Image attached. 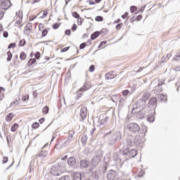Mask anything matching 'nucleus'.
Instances as JSON below:
<instances>
[{"label":"nucleus","mask_w":180,"mask_h":180,"mask_svg":"<svg viewBox=\"0 0 180 180\" xmlns=\"http://www.w3.org/2000/svg\"><path fill=\"white\" fill-rule=\"evenodd\" d=\"M64 168H65V162H58L51 167L50 174L53 176H60L63 174V169Z\"/></svg>","instance_id":"1"},{"label":"nucleus","mask_w":180,"mask_h":180,"mask_svg":"<svg viewBox=\"0 0 180 180\" xmlns=\"http://www.w3.org/2000/svg\"><path fill=\"white\" fill-rule=\"evenodd\" d=\"M120 140H122V133H120V131H117L108 139V144L109 146H113Z\"/></svg>","instance_id":"2"},{"label":"nucleus","mask_w":180,"mask_h":180,"mask_svg":"<svg viewBox=\"0 0 180 180\" xmlns=\"http://www.w3.org/2000/svg\"><path fill=\"white\" fill-rule=\"evenodd\" d=\"M123 155H128L129 158H134V157H136V155H137V150L136 149L130 150V148H129L127 146H124Z\"/></svg>","instance_id":"3"},{"label":"nucleus","mask_w":180,"mask_h":180,"mask_svg":"<svg viewBox=\"0 0 180 180\" xmlns=\"http://www.w3.org/2000/svg\"><path fill=\"white\" fill-rule=\"evenodd\" d=\"M127 127V129L132 133H137V131H140V125H139L137 123H129Z\"/></svg>","instance_id":"4"},{"label":"nucleus","mask_w":180,"mask_h":180,"mask_svg":"<svg viewBox=\"0 0 180 180\" xmlns=\"http://www.w3.org/2000/svg\"><path fill=\"white\" fill-rule=\"evenodd\" d=\"M11 6H12V3H11V0H4L1 2V8L4 11H6V9H9Z\"/></svg>","instance_id":"5"},{"label":"nucleus","mask_w":180,"mask_h":180,"mask_svg":"<svg viewBox=\"0 0 180 180\" xmlns=\"http://www.w3.org/2000/svg\"><path fill=\"white\" fill-rule=\"evenodd\" d=\"M86 116H88V109L86 107L83 106L80 110V117L82 120H85V119H86Z\"/></svg>","instance_id":"6"},{"label":"nucleus","mask_w":180,"mask_h":180,"mask_svg":"<svg viewBox=\"0 0 180 180\" xmlns=\"http://www.w3.org/2000/svg\"><path fill=\"white\" fill-rule=\"evenodd\" d=\"M117 176V172L115 170H110L107 174V179L108 180H114Z\"/></svg>","instance_id":"7"},{"label":"nucleus","mask_w":180,"mask_h":180,"mask_svg":"<svg viewBox=\"0 0 180 180\" xmlns=\"http://www.w3.org/2000/svg\"><path fill=\"white\" fill-rule=\"evenodd\" d=\"M149 108L150 109H155V106H157V98L153 97L149 100Z\"/></svg>","instance_id":"8"},{"label":"nucleus","mask_w":180,"mask_h":180,"mask_svg":"<svg viewBox=\"0 0 180 180\" xmlns=\"http://www.w3.org/2000/svg\"><path fill=\"white\" fill-rule=\"evenodd\" d=\"M32 23H27L24 28V34L29 36V34H30V32H32Z\"/></svg>","instance_id":"9"},{"label":"nucleus","mask_w":180,"mask_h":180,"mask_svg":"<svg viewBox=\"0 0 180 180\" xmlns=\"http://www.w3.org/2000/svg\"><path fill=\"white\" fill-rule=\"evenodd\" d=\"M68 164L70 167H75L77 164V160H75V158L71 157L68 159Z\"/></svg>","instance_id":"10"},{"label":"nucleus","mask_w":180,"mask_h":180,"mask_svg":"<svg viewBox=\"0 0 180 180\" xmlns=\"http://www.w3.org/2000/svg\"><path fill=\"white\" fill-rule=\"evenodd\" d=\"M169 74L170 80L174 81V79H175V78L176 77V72L175 69L170 70Z\"/></svg>","instance_id":"11"},{"label":"nucleus","mask_w":180,"mask_h":180,"mask_svg":"<svg viewBox=\"0 0 180 180\" xmlns=\"http://www.w3.org/2000/svg\"><path fill=\"white\" fill-rule=\"evenodd\" d=\"M93 165H98L101 162V158L99 156H95L91 160Z\"/></svg>","instance_id":"12"},{"label":"nucleus","mask_w":180,"mask_h":180,"mask_svg":"<svg viewBox=\"0 0 180 180\" xmlns=\"http://www.w3.org/2000/svg\"><path fill=\"white\" fill-rule=\"evenodd\" d=\"M140 110H141V108H140L139 104L137 103H136V104L134 105V108L132 109V113H134V114L139 113V112H140Z\"/></svg>","instance_id":"13"},{"label":"nucleus","mask_w":180,"mask_h":180,"mask_svg":"<svg viewBox=\"0 0 180 180\" xmlns=\"http://www.w3.org/2000/svg\"><path fill=\"white\" fill-rule=\"evenodd\" d=\"M91 86H89V84L88 83H84L83 86H82L79 89V92H85V91H88Z\"/></svg>","instance_id":"14"},{"label":"nucleus","mask_w":180,"mask_h":180,"mask_svg":"<svg viewBox=\"0 0 180 180\" xmlns=\"http://www.w3.org/2000/svg\"><path fill=\"white\" fill-rule=\"evenodd\" d=\"M139 108L141 109H144L146 108V101L144 100H139V101L136 103Z\"/></svg>","instance_id":"15"},{"label":"nucleus","mask_w":180,"mask_h":180,"mask_svg":"<svg viewBox=\"0 0 180 180\" xmlns=\"http://www.w3.org/2000/svg\"><path fill=\"white\" fill-rule=\"evenodd\" d=\"M134 144H135V146H140V144H141V137H140V136H136L135 137Z\"/></svg>","instance_id":"16"},{"label":"nucleus","mask_w":180,"mask_h":180,"mask_svg":"<svg viewBox=\"0 0 180 180\" xmlns=\"http://www.w3.org/2000/svg\"><path fill=\"white\" fill-rule=\"evenodd\" d=\"M89 162L86 161V160H83L80 162L81 168H86L89 165Z\"/></svg>","instance_id":"17"},{"label":"nucleus","mask_w":180,"mask_h":180,"mask_svg":"<svg viewBox=\"0 0 180 180\" xmlns=\"http://www.w3.org/2000/svg\"><path fill=\"white\" fill-rule=\"evenodd\" d=\"M13 117H15V115H13V113L11 112L6 116V122H11L12 119H13Z\"/></svg>","instance_id":"18"},{"label":"nucleus","mask_w":180,"mask_h":180,"mask_svg":"<svg viewBox=\"0 0 180 180\" xmlns=\"http://www.w3.org/2000/svg\"><path fill=\"white\" fill-rule=\"evenodd\" d=\"M149 98H150V94L145 92V93H143L141 100L145 101V102H146V101H148Z\"/></svg>","instance_id":"19"},{"label":"nucleus","mask_w":180,"mask_h":180,"mask_svg":"<svg viewBox=\"0 0 180 180\" xmlns=\"http://www.w3.org/2000/svg\"><path fill=\"white\" fill-rule=\"evenodd\" d=\"M72 180H81V173L75 172L73 174Z\"/></svg>","instance_id":"20"},{"label":"nucleus","mask_w":180,"mask_h":180,"mask_svg":"<svg viewBox=\"0 0 180 180\" xmlns=\"http://www.w3.org/2000/svg\"><path fill=\"white\" fill-rule=\"evenodd\" d=\"M115 75H113V72H110L105 75V79H113Z\"/></svg>","instance_id":"21"},{"label":"nucleus","mask_w":180,"mask_h":180,"mask_svg":"<svg viewBox=\"0 0 180 180\" xmlns=\"http://www.w3.org/2000/svg\"><path fill=\"white\" fill-rule=\"evenodd\" d=\"M158 100L160 101V102H167V96L164 94H159Z\"/></svg>","instance_id":"22"},{"label":"nucleus","mask_w":180,"mask_h":180,"mask_svg":"<svg viewBox=\"0 0 180 180\" xmlns=\"http://www.w3.org/2000/svg\"><path fill=\"white\" fill-rule=\"evenodd\" d=\"M81 141L82 144L84 145L86 144V141H88V136L86 135H82L81 138Z\"/></svg>","instance_id":"23"},{"label":"nucleus","mask_w":180,"mask_h":180,"mask_svg":"<svg viewBox=\"0 0 180 180\" xmlns=\"http://www.w3.org/2000/svg\"><path fill=\"white\" fill-rule=\"evenodd\" d=\"M99 34H101V33H99V32H98V31L94 32V34H92L91 35V40H95V39H96V37H99Z\"/></svg>","instance_id":"24"},{"label":"nucleus","mask_w":180,"mask_h":180,"mask_svg":"<svg viewBox=\"0 0 180 180\" xmlns=\"http://www.w3.org/2000/svg\"><path fill=\"white\" fill-rule=\"evenodd\" d=\"M108 120H109V117H106L104 119H102L101 121H100V124L101 126H103L105 124H106L108 123Z\"/></svg>","instance_id":"25"},{"label":"nucleus","mask_w":180,"mask_h":180,"mask_svg":"<svg viewBox=\"0 0 180 180\" xmlns=\"http://www.w3.org/2000/svg\"><path fill=\"white\" fill-rule=\"evenodd\" d=\"M20 98H19L18 100H16L15 101L11 103L10 106L11 108H12V106H16V105H18L19 103H20Z\"/></svg>","instance_id":"26"},{"label":"nucleus","mask_w":180,"mask_h":180,"mask_svg":"<svg viewBox=\"0 0 180 180\" xmlns=\"http://www.w3.org/2000/svg\"><path fill=\"white\" fill-rule=\"evenodd\" d=\"M162 83H158V88L155 90L156 92H162V88H161V86L162 85Z\"/></svg>","instance_id":"27"},{"label":"nucleus","mask_w":180,"mask_h":180,"mask_svg":"<svg viewBox=\"0 0 180 180\" xmlns=\"http://www.w3.org/2000/svg\"><path fill=\"white\" fill-rule=\"evenodd\" d=\"M133 141H131V139L130 138H128L127 139V145L128 146V147H133Z\"/></svg>","instance_id":"28"},{"label":"nucleus","mask_w":180,"mask_h":180,"mask_svg":"<svg viewBox=\"0 0 180 180\" xmlns=\"http://www.w3.org/2000/svg\"><path fill=\"white\" fill-rule=\"evenodd\" d=\"M18 127H19L18 124L16 123L13 124V125L11 128V131H16V130H18Z\"/></svg>","instance_id":"29"},{"label":"nucleus","mask_w":180,"mask_h":180,"mask_svg":"<svg viewBox=\"0 0 180 180\" xmlns=\"http://www.w3.org/2000/svg\"><path fill=\"white\" fill-rule=\"evenodd\" d=\"M48 33H49V31L47 30V29H44L41 32V37H46Z\"/></svg>","instance_id":"30"},{"label":"nucleus","mask_w":180,"mask_h":180,"mask_svg":"<svg viewBox=\"0 0 180 180\" xmlns=\"http://www.w3.org/2000/svg\"><path fill=\"white\" fill-rule=\"evenodd\" d=\"M26 53L25 52H21L20 55V60H26Z\"/></svg>","instance_id":"31"},{"label":"nucleus","mask_w":180,"mask_h":180,"mask_svg":"<svg viewBox=\"0 0 180 180\" xmlns=\"http://www.w3.org/2000/svg\"><path fill=\"white\" fill-rule=\"evenodd\" d=\"M59 180H71V178H70V176L65 175V176H62Z\"/></svg>","instance_id":"32"},{"label":"nucleus","mask_w":180,"mask_h":180,"mask_svg":"<svg viewBox=\"0 0 180 180\" xmlns=\"http://www.w3.org/2000/svg\"><path fill=\"white\" fill-rule=\"evenodd\" d=\"M148 122H150V123H153V122H154V116L153 115H148V119H147Z\"/></svg>","instance_id":"33"},{"label":"nucleus","mask_w":180,"mask_h":180,"mask_svg":"<svg viewBox=\"0 0 180 180\" xmlns=\"http://www.w3.org/2000/svg\"><path fill=\"white\" fill-rule=\"evenodd\" d=\"M95 21L96 22H103V17H102V16H96L95 18Z\"/></svg>","instance_id":"34"},{"label":"nucleus","mask_w":180,"mask_h":180,"mask_svg":"<svg viewBox=\"0 0 180 180\" xmlns=\"http://www.w3.org/2000/svg\"><path fill=\"white\" fill-rule=\"evenodd\" d=\"M175 61H180V52H178L174 58Z\"/></svg>","instance_id":"35"},{"label":"nucleus","mask_w":180,"mask_h":180,"mask_svg":"<svg viewBox=\"0 0 180 180\" xmlns=\"http://www.w3.org/2000/svg\"><path fill=\"white\" fill-rule=\"evenodd\" d=\"M7 56H8L7 61L9 62L11 61V60H12V53H11V51H8Z\"/></svg>","instance_id":"36"},{"label":"nucleus","mask_w":180,"mask_h":180,"mask_svg":"<svg viewBox=\"0 0 180 180\" xmlns=\"http://www.w3.org/2000/svg\"><path fill=\"white\" fill-rule=\"evenodd\" d=\"M171 57H172V54L171 53H167L166 56H163L162 57V60H169V58H171Z\"/></svg>","instance_id":"37"},{"label":"nucleus","mask_w":180,"mask_h":180,"mask_svg":"<svg viewBox=\"0 0 180 180\" xmlns=\"http://www.w3.org/2000/svg\"><path fill=\"white\" fill-rule=\"evenodd\" d=\"M49 107L48 106H45L43 109H42V112L43 113H44V115H47V113H49Z\"/></svg>","instance_id":"38"},{"label":"nucleus","mask_w":180,"mask_h":180,"mask_svg":"<svg viewBox=\"0 0 180 180\" xmlns=\"http://www.w3.org/2000/svg\"><path fill=\"white\" fill-rule=\"evenodd\" d=\"M136 11H137V7L135 6H131L130 7V11H131V13H134V12H136Z\"/></svg>","instance_id":"39"},{"label":"nucleus","mask_w":180,"mask_h":180,"mask_svg":"<svg viewBox=\"0 0 180 180\" xmlns=\"http://www.w3.org/2000/svg\"><path fill=\"white\" fill-rule=\"evenodd\" d=\"M39 126H40V124H39V122H34L32 125V129H38Z\"/></svg>","instance_id":"40"},{"label":"nucleus","mask_w":180,"mask_h":180,"mask_svg":"<svg viewBox=\"0 0 180 180\" xmlns=\"http://www.w3.org/2000/svg\"><path fill=\"white\" fill-rule=\"evenodd\" d=\"M25 44H26V40L22 39V40L20 41L19 46H20V47H23V46H25Z\"/></svg>","instance_id":"41"},{"label":"nucleus","mask_w":180,"mask_h":180,"mask_svg":"<svg viewBox=\"0 0 180 180\" xmlns=\"http://www.w3.org/2000/svg\"><path fill=\"white\" fill-rule=\"evenodd\" d=\"M130 94V91L126 89L122 91L123 96H127Z\"/></svg>","instance_id":"42"},{"label":"nucleus","mask_w":180,"mask_h":180,"mask_svg":"<svg viewBox=\"0 0 180 180\" xmlns=\"http://www.w3.org/2000/svg\"><path fill=\"white\" fill-rule=\"evenodd\" d=\"M83 22H84V19L81 18V17L77 18V23L79 26L82 25Z\"/></svg>","instance_id":"43"},{"label":"nucleus","mask_w":180,"mask_h":180,"mask_svg":"<svg viewBox=\"0 0 180 180\" xmlns=\"http://www.w3.org/2000/svg\"><path fill=\"white\" fill-rule=\"evenodd\" d=\"M47 15H49V12L47 11H44L43 15L39 17V19H44V18H46V16H47Z\"/></svg>","instance_id":"44"},{"label":"nucleus","mask_w":180,"mask_h":180,"mask_svg":"<svg viewBox=\"0 0 180 180\" xmlns=\"http://www.w3.org/2000/svg\"><path fill=\"white\" fill-rule=\"evenodd\" d=\"M72 16L73 18H75V19H78L79 17V14H78V13L77 12H74L72 13Z\"/></svg>","instance_id":"45"},{"label":"nucleus","mask_w":180,"mask_h":180,"mask_svg":"<svg viewBox=\"0 0 180 180\" xmlns=\"http://www.w3.org/2000/svg\"><path fill=\"white\" fill-rule=\"evenodd\" d=\"M22 102H26V101H29V95L22 96Z\"/></svg>","instance_id":"46"},{"label":"nucleus","mask_w":180,"mask_h":180,"mask_svg":"<svg viewBox=\"0 0 180 180\" xmlns=\"http://www.w3.org/2000/svg\"><path fill=\"white\" fill-rule=\"evenodd\" d=\"M16 47V44L11 43L8 45V49H15Z\"/></svg>","instance_id":"47"},{"label":"nucleus","mask_w":180,"mask_h":180,"mask_svg":"<svg viewBox=\"0 0 180 180\" xmlns=\"http://www.w3.org/2000/svg\"><path fill=\"white\" fill-rule=\"evenodd\" d=\"M122 26H123V23H120V24H117V25H116V29H117V30H120V29H122Z\"/></svg>","instance_id":"48"},{"label":"nucleus","mask_w":180,"mask_h":180,"mask_svg":"<svg viewBox=\"0 0 180 180\" xmlns=\"http://www.w3.org/2000/svg\"><path fill=\"white\" fill-rule=\"evenodd\" d=\"M89 70L90 71V72H94V71H95V66H94V65H91L89 67Z\"/></svg>","instance_id":"49"},{"label":"nucleus","mask_w":180,"mask_h":180,"mask_svg":"<svg viewBox=\"0 0 180 180\" xmlns=\"http://www.w3.org/2000/svg\"><path fill=\"white\" fill-rule=\"evenodd\" d=\"M68 50H70V46L62 49L60 51L61 53H65V51H68Z\"/></svg>","instance_id":"50"},{"label":"nucleus","mask_w":180,"mask_h":180,"mask_svg":"<svg viewBox=\"0 0 180 180\" xmlns=\"http://www.w3.org/2000/svg\"><path fill=\"white\" fill-rule=\"evenodd\" d=\"M65 34H66V36H70L71 35V30H66L65 31Z\"/></svg>","instance_id":"51"},{"label":"nucleus","mask_w":180,"mask_h":180,"mask_svg":"<svg viewBox=\"0 0 180 180\" xmlns=\"http://www.w3.org/2000/svg\"><path fill=\"white\" fill-rule=\"evenodd\" d=\"M6 162H8V157L4 156V157L3 158L2 163H3V164H6Z\"/></svg>","instance_id":"52"},{"label":"nucleus","mask_w":180,"mask_h":180,"mask_svg":"<svg viewBox=\"0 0 180 180\" xmlns=\"http://www.w3.org/2000/svg\"><path fill=\"white\" fill-rule=\"evenodd\" d=\"M34 63H36V58L30 59V60L29 61V64H30V65H33Z\"/></svg>","instance_id":"53"},{"label":"nucleus","mask_w":180,"mask_h":180,"mask_svg":"<svg viewBox=\"0 0 180 180\" xmlns=\"http://www.w3.org/2000/svg\"><path fill=\"white\" fill-rule=\"evenodd\" d=\"M84 47H86V43H82V44H81L80 46H79L80 50L84 49Z\"/></svg>","instance_id":"54"},{"label":"nucleus","mask_w":180,"mask_h":180,"mask_svg":"<svg viewBox=\"0 0 180 180\" xmlns=\"http://www.w3.org/2000/svg\"><path fill=\"white\" fill-rule=\"evenodd\" d=\"M105 44H106V41H101L98 46V49H101V47H102L103 46H105Z\"/></svg>","instance_id":"55"},{"label":"nucleus","mask_w":180,"mask_h":180,"mask_svg":"<svg viewBox=\"0 0 180 180\" xmlns=\"http://www.w3.org/2000/svg\"><path fill=\"white\" fill-rule=\"evenodd\" d=\"M59 27H60V24L57 22L53 25V29H58Z\"/></svg>","instance_id":"56"},{"label":"nucleus","mask_w":180,"mask_h":180,"mask_svg":"<svg viewBox=\"0 0 180 180\" xmlns=\"http://www.w3.org/2000/svg\"><path fill=\"white\" fill-rule=\"evenodd\" d=\"M77 29H78V26H77L75 24H74L72 27V32H75V30H77Z\"/></svg>","instance_id":"57"},{"label":"nucleus","mask_w":180,"mask_h":180,"mask_svg":"<svg viewBox=\"0 0 180 180\" xmlns=\"http://www.w3.org/2000/svg\"><path fill=\"white\" fill-rule=\"evenodd\" d=\"M69 137H70V139H72V137H74V131H70Z\"/></svg>","instance_id":"58"},{"label":"nucleus","mask_w":180,"mask_h":180,"mask_svg":"<svg viewBox=\"0 0 180 180\" xmlns=\"http://www.w3.org/2000/svg\"><path fill=\"white\" fill-rule=\"evenodd\" d=\"M46 155H47V152H44V153H40L39 155V157H46Z\"/></svg>","instance_id":"59"},{"label":"nucleus","mask_w":180,"mask_h":180,"mask_svg":"<svg viewBox=\"0 0 180 180\" xmlns=\"http://www.w3.org/2000/svg\"><path fill=\"white\" fill-rule=\"evenodd\" d=\"M82 96V93H78L76 96V99H79Z\"/></svg>","instance_id":"60"},{"label":"nucleus","mask_w":180,"mask_h":180,"mask_svg":"<svg viewBox=\"0 0 180 180\" xmlns=\"http://www.w3.org/2000/svg\"><path fill=\"white\" fill-rule=\"evenodd\" d=\"M34 56L35 58H37V59L39 60V58H40V52H36Z\"/></svg>","instance_id":"61"},{"label":"nucleus","mask_w":180,"mask_h":180,"mask_svg":"<svg viewBox=\"0 0 180 180\" xmlns=\"http://www.w3.org/2000/svg\"><path fill=\"white\" fill-rule=\"evenodd\" d=\"M144 174H145L144 171H143V170H141V171L139 172L138 176H139V178H141V176H143V175H144Z\"/></svg>","instance_id":"62"},{"label":"nucleus","mask_w":180,"mask_h":180,"mask_svg":"<svg viewBox=\"0 0 180 180\" xmlns=\"http://www.w3.org/2000/svg\"><path fill=\"white\" fill-rule=\"evenodd\" d=\"M128 15V13H124V14L122 15V19H126Z\"/></svg>","instance_id":"63"},{"label":"nucleus","mask_w":180,"mask_h":180,"mask_svg":"<svg viewBox=\"0 0 180 180\" xmlns=\"http://www.w3.org/2000/svg\"><path fill=\"white\" fill-rule=\"evenodd\" d=\"M8 32L5 31L3 33V37H4L6 39V37H8Z\"/></svg>","instance_id":"64"}]
</instances>
